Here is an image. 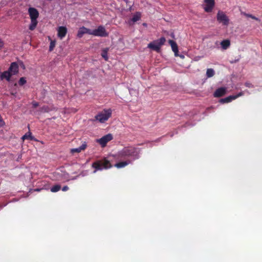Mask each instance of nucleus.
<instances>
[{
    "instance_id": "1",
    "label": "nucleus",
    "mask_w": 262,
    "mask_h": 262,
    "mask_svg": "<svg viewBox=\"0 0 262 262\" xmlns=\"http://www.w3.org/2000/svg\"><path fill=\"white\" fill-rule=\"evenodd\" d=\"M140 149L134 146H127L118 151L117 156L120 159H126L131 158L133 160L139 158Z\"/></svg>"
},
{
    "instance_id": "2",
    "label": "nucleus",
    "mask_w": 262,
    "mask_h": 262,
    "mask_svg": "<svg viewBox=\"0 0 262 262\" xmlns=\"http://www.w3.org/2000/svg\"><path fill=\"white\" fill-rule=\"evenodd\" d=\"M92 167L95 169L93 173H96L98 170H102L103 169H107L112 167L110 162L106 159L97 160L93 162Z\"/></svg>"
},
{
    "instance_id": "3",
    "label": "nucleus",
    "mask_w": 262,
    "mask_h": 262,
    "mask_svg": "<svg viewBox=\"0 0 262 262\" xmlns=\"http://www.w3.org/2000/svg\"><path fill=\"white\" fill-rule=\"evenodd\" d=\"M165 37H162L159 39L154 40L148 44L147 47L157 52L160 51L161 47L165 42Z\"/></svg>"
},
{
    "instance_id": "4",
    "label": "nucleus",
    "mask_w": 262,
    "mask_h": 262,
    "mask_svg": "<svg viewBox=\"0 0 262 262\" xmlns=\"http://www.w3.org/2000/svg\"><path fill=\"white\" fill-rule=\"evenodd\" d=\"M112 115V110L111 109L103 110L95 116V118L100 123H104L107 121Z\"/></svg>"
},
{
    "instance_id": "5",
    "label": "nucleus",
    "mask_w": 262,
    "mask_h": 262,
    "mask_svg": "<svg viewBox=\"0 0 262 262\" xmlns=\"http://www.w3.org/2000/svg\"><path fill=\"white\" fill-rule=\"evenodd\" d=\"M216 19L219 23H222L224 26H228L229 24V19L223 11H218Z\"/></svg>"
},
{
    "instance_id": "6",
    "label": "nucleus",
    "mask_w": 262,
    "mask_h": 262,
    "mask_svg": "<svg viewBox=\"0 0 262 262\" xmlns=\"http://www.w3.org/2000/svg\"><path fill=\"white\" fill-rule=\"evenodd\" d=\"M92 35L95 36L106 37L108 34L103 26H99L97 29L92 30Z\"/></svg>"
},
{
    "instance_id": "7",
    "label": "nucleus",
    "mask_w": 262,
    "mask_h": 262,
    "mask_svg": "<svg viewBox=\"0 0 262 262\" xmlns=\"http://www.w3.org/2000/svg\"><path fill=\"white\" fill-rule=\"evenodd\" d=\"M113 136L111 134H108L102 138L97 140V142L100 144L101 147H104L106 144L113 139Z\"/></svg>"
},
{
    "instance_id": "8",
    "label": "nucleus",
    "mask_w": 262,
    "mask_h": 262,
    "mask_svg": "<svg viewBox=\"0 0 262 262\" xmlns=\"http://www.w3.org/2000/svg\"><path fill=\"white\" fill-rule=\"evenodd\" d=\"M205 5L204 9L206 12H211L215 5L214 0H204Z\"/></svg>"
},
{
    "instance_id": "9",
    "label": "nucleus",
    "mask_w": 262,
    "mask_h": 262,
    "mask_svg": "<svg viewBox=\"0 0 262 262\" xmlns=\"http://www.w3.org/2000/svg\"><path fill=\"white\" fill-rule=\"evenodd\" d=\"M243 93L240 92L237 95H231L228 97H227L224 98H222L219 100V102L221 103H227L231 102L232 100H235V99L237 98L239 96H241L243 95Z\"/></svg>"
},
{
    "instance_id": "10",
    "label": "nucleus",
    "mask_w": 262,
    "mask_h": 262,
    "mask_svg": "<svg viewBox=\"0 0 262 262\" xmlns=\"http://www.w3.org/2000/svg\"><path fill=\"white\" fill-rule=\"evenodd\" d=\"M84 34L92 35V30L84 27H82L78 30L77 35L78 38H81Z\"/></svg>"
},
{
    "instance_id": "11",
    "label": "nucleus",
    "mask_w": 262,
    "mask_h": 262,
    "mask_svg": "<svg viewBox=\"0 0 262 262\" xmlns=\"http://www.w3.org/2000/svg\"><path fill=\"white\" fill-rule=\"evenodd\" d=\"M227 92V89L225 87L218 88L214 92L213 96L214 97L219 98L224 96Z\"/></svg>"
},
{
    "instance_id": "12",
    "label": "nucleus",
    "mask_w": 262,
    "mask_h": 262,
    "mask_svg": "<svg viewBox=\"0 0 262 262\" xmlns=\"http://www.w3.org/2000/svg\"><path fill=\"white\" fill-rule=\"evenodd\" d=\"M67 29L66 27L64 26H60L57 29V35L58 37L60 39H62L63 38H64L67 33Z\"/></svg>"
},
{
    "instance_id": "13",
    "label": "nucleus",
    "mask_w": 262,
    "mask_h": 262,
    "mask_svg": "<svg viewBox=\"0 0 262 262\" xmlns=\"http://www.w3.org/2000/svg\"><path fill=\"white\" fill-rule=\"evenodd\" d=\"M8 71H10V73L12 75H15L17 74L18 72V63L16 62H13L11 63Z\"/></svg>"
},
{
    "instance_id": "14",
    "label": "nucleus",
    "mask_w": 262,
    "mask_h": 262,
    "mask_svg": "<svg viewBox=\"0 0 262 262\" xmlns=\"http://www.w3.org/2000/svg\"><path fill=\"white\" fill-rule=\"evenodd\" d=\"M28 12L31 18V19H37L39 16V13L37 9L34 8H29Z\"/></svg>"
},
{
    "instance_id": "15",
    "label": "nucleus",
    "mask_w": 262,
    "mask_h": 262,
    "mask_svg": "<svg viewBox=\"0 0 262 262\" xmlns=\"http://www.w3.org/2000/svg\"><path fill=\"white\" fill-rule=\"evenodd\" d=\"M132 161H133L132 160L127 159V160H126L125 161H122V162H119L118 163H117L115 165V167H116L118 168H122V167H124L127 166L129 164L131 163Z\"/></svg>"
},
{
    "instance_id": "16",
    "label": "nucleus",
    "mask_w": 262,
    "mask_h": 262,
    "mask_svg": "<svg viewBox=\"0 0 262 262\" xmlns=\"http://www.w3.org/2000/svg\"><path fill=\"white\" fill-rule=\"evenodd\" d=\"M169 43L171 46L172 50L174 53L175 56H177L179 51L177 43L172 40H169Z\"/></svg>"
},
{
    "instance_id": "17",
    "label": "nucleus",
    "mask_w": 262,
    "mask_h": 262,
    "mask_svg": "<svg viewBox=\"0 0 262 262\" xmlns=\"http://www.w3.org/2000/svg\"><path fill=\"white\" fill-rule=\"evenodd\" d=\"M53 110H54V107L53 106L43 105L39 108V111L40 113H48Z\"/></svg>"
},
{
    "instance_id": "18",
    "label": "nucleus",
    "mask_w": 262,
    "mask_h": 262,
    "mask_svg": "<svg viewBox=\"0 0 262 262\" xmlns=\"http://www.w3.org/2000/svg\"><path fill=\"white\" fill-rule=\"evenodd\" d=\"M12 74L10 73V71H6L4 72L1 75L2 79H6L7 80L9 81Z\"/></svg>"
},
{
    "instance_id": "19",
    "label": "nucleus",
    "mask_w": 262,
    "mask_h": 262,
    "mask_svg": "<svg viewBox=\"0 0 262 262\" xmlns=\"http://www.w3.org/2000/svg\"><path fill=\"white\" fill-rule=\"evenodd\" d=\"M31 133L30 132H28L25 135H24L22 137L21 139L23 140H34V137L32 136Z\"/></svg>"
},
{
    "instance_id": "20",
    "label": "nucleus",
    "mask_w": 262,
    "mask_h": 262,
    "mask_svg": "<svg viewBox=\"0 0 262 262\" xmlns=\"http://www.w3.org/2000/svg\"><path fill=\"white\" fill-rule=\"evenodd\" d=\"M221 45L223 49H227L230 45V42L229 40L226 39L221 42Z\"/></svg>"
},
{
    "instance_id": "21",
    "label": "nucleus",
    "mask_w": 262,
    "mask_h": 262,
    "mask_svg": "<svg viewBox=\"0 0 262 262\" xmlns=\"http://www.w3.org/2000/svg\"><path fill=\"white\" fill-rule=\"evenodd\" d=\"M37 23L38 21L37 19H31V24L29 26V29L32 31L34 30L35 29Z\"/></svg>"
},
{
    "instance_id": "22",
    "label": "nucleus",
    "mask_w": 262,
    "mask_h": 262,
    "mask_svg": "<svg viewBox=\"0 0 262 262\" xmlns=\"http://www.w3.org/2000/svg\"><path fill=\"white\" fill-rule=\"evenodd\" d=\"M109 50L108 48H104L102 50L101 52V56L105 60L107 61L108 60V56L107 53Z\"/></svg>"
},
{
    "instance_id": "23",
    "label": "nucleus",
    "mask_w": 262,
    "mask_h": 262,
    "mask_svg": "<svg viewBox=\"0 0 262 262\" xmlns=\"http://www.w3.org/2000/svg\"><path fill=\"white\" fill-rule=\"evenodd\" d=\"M215 74V72L213 69H207L206 71V76L207 78L213 77Z\"/></svg>"
},
{
    "instance_id": "24",
    "label": "nucleus",
    "mask_w": 262,
    "mask_h": 262,
    "mask_svg": "<svg viewBox=\"0 0 262 262\" xmlns=\"http://www.w3.org/2000/svg\"><path fill=\"white\" fill-rule=\"evenodd\" d=\"M48 38L50 40H51L49 46V51L51 52L53 50L54 47H55L56 41L55 40H52L50 36L48 37Z\"/></svg>"
},
{
    "instance_id": "25",
    "label": "nucleus",
    "mask_w": 262,
    "mask_h": 262,
    "mask_svg": "<svg viewBox=\"0 0 262 262\" xmlns=\"http://www.w3.org/2000/svg\"><path fill=\"white\" fill-rule=\"evenodd\" d=\"M61 189V186L60 185H55L51 188V191L52 192H56L59 191Z\"/></svg>"
},
{
    "instance_id": "26",
    "label": "nucleus",
    "mask_w": 262,
    "mask_h": 262,
    "mask_svg": "<svg viewBox=\"0 0 262 262\" xmlns=\"http://www.w3.org/2000/svg\"><path fill=\"white\" fill-rule=\"evenodd\" d=\"M140 19V14H136L133 16V17L132 18V20L135 23V22L138 21Z\"/></svg>"
},
{
    "instance_id": "27",
    "label": "nucleus",
    "mask_w": 262,
    "mask_h": 262,
    "mask_svg": "<svg viewBox=\"0 0 262 262\" xmlns=\"http://www.w3.org/2000/svg\"><path fill=\"white\" fill-rule=\"evenodd\" d=\"M26 80L25 77H21L18 81V84L22 86L26 83Z\"/></svg>"
},
{
    "instance_id": "28",
    "label": "nucleus",
    "mask_w": 262,
    "mask_h": 262,
    "mask_svg": "<svg viewBox=\"0 0 262 262\" xmlns=\"http://www.w3.org/2000/svg\"><path fill=\"white\" fill-rule=\"evenodd\" d=\"M244 14L248 17H250L252 19H253L254 20H258V21H259L260 20L257 18V17H256L255 16L252 15V14H247V13H244Z\"/></svg>"
},
{
    "instance_id": "29",
    "label": "nucleus",
    "mask_w": 262,
    "mask_h": 262,
    "mask_svg": "<svg viewBox=\"0 0 262 262\" xmlns=\"http://www.w3.org/2000/svg\"><path fill=\"white\" fill-rule=\"evenodd\" d=\"M81 151L80 149L79 148V147L76 148H72L71 149V153H72V154H74L75 152L79 153Z\"/></svg>"
},
{
    "instance_id": "30",
    "label": "nucleus",
    "mask_w": 262,
    "mask_h": 262,
    "mask_svg": "<svg viewBox=\"0 0 262 262\" xmlns=\"http://www.w3.org/2000/svg\"><path fill=\"white\" fill-rule=\"evenodd\" d=\"M87 147V144L85 142H84L83 143H82V144L79 147V148L80 149L81 151L82 150H85V149Z\"/></svg>"
},
{
    "instance_id": "31",
    "label": "nucleus",
    "mask_w": 262,
    "mask_h": 262,
    "mask_svg": "<svg viewBox=\"0 0 262 262\" xmlns=\"http://www.w3.org/2000/svg\"><path fill=\"white\" fill-rule=\"evenodd\" d=\"M32 104L33 107L34 108H36L39 105V103L34 101L32 102Z\"/></svg>"
},
{
    "instance_id": "32",
    "label": "nucleus",
    "mask_w": 262,
    "mask_h": 262,
    "mask_svg": "<svg viewBox=\"0 0 262 262\" xmlns=\"http://www.w3.org/2000/svg\"><path fill=\"white\" fill-rule=\"evenodd\" d=\"M245 86L248 88H252L253 85L251 83L249 82H246L245 84Z\"/></svg>"
},
{
    "instance_id": "33",
    "label": "nucleus",
    "mask_w": 262,
    "mask_h": 262,
    "mask_svg": "<svg viewBox=\"0 0 262 262\" xmlns=\"http://www.w3.org/2000/svg\"><path fill=\"white\" fill-rule=\"evenodd\" d=\"M69 189V187L68 186H64L62 187V190L63 191H66L68 190Z\"/></svg>"
},
{
    "instance_id": "34",
    "label": "nucleus",
    "mask_w": 262,
    "mask_h": 262,
    "mask_svg": "<svg viewBox=\"0 0 262 262\" xmlns=\"http://www.w3.org/2000/svg\"><path fill=\"white\" fill-rule=\"evenodd\" d=\"M4 46V42L3 41L0 39V50Z\"/></svg>"
},
{
    "instance_id": "35",
    "label": "nucleus",
    "mask_w": 262,
    "mask_h": 262,
    "mask_svg": "<svg viewBox=\"0 0 262 262\" xmlns=\"http://www.w3.org/2000/svg\"><path fill=\"white\" fill-rule=\"evenodd\" d=\"M21 65H22V67L23 68H25V66L24 65V64L21 62Z\"/></svg>"
},
{
    "instance_id": "36",
    "label": "nucleus",
    "mask_w": 262,
    "mask_h": 262,
    "mask_svg": "<svg viewBox=\"0 0 262 262\" xmlns=\"http://www.w3.org/2000/svg\"><path fill=\"white\" fill-rule=\"evenodd\" d=\"M39 190H40V189H35V191H39Z\"/></svg>"
}]
</instances>
